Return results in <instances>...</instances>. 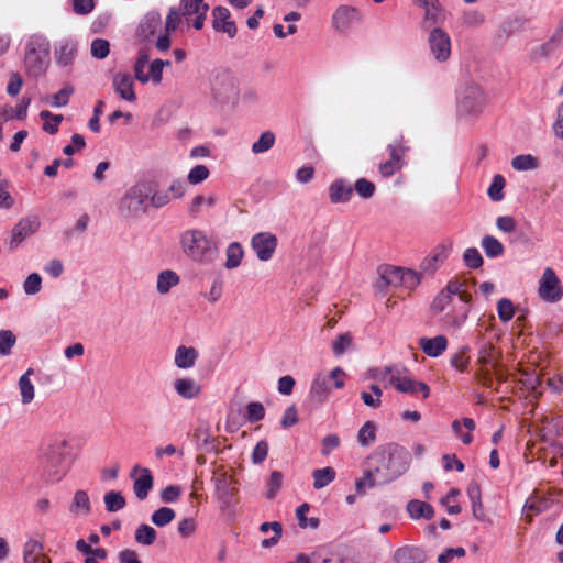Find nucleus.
Returning a JSON list of instances; mask_svg holds the SVG:
<instances>
[{"instance_id": "obj_1", "label": "nucleus", "mask_w": 563, "mask_h": 563, "mask_svg": "<svg viewBox=\"0 0 563 563\" xmlns=\"http://www.w3.org/2000/svg\"><path fill=\"white\" fill-rule=\"evenodd\" d=\"M410 452L394 442L377 446L368 456L367 478L372 485H386L407 472Z\"/></svg>"}, {"instance_id": "obj_2", "label": "nucleus", "mask_w": 563, "mask_h": 563, "mask_svg": "<svg viewBox=\"0 0 563 563\" xmlns=\"http://www.w3.org/2000/svg\"><path fill=\"white\" fill-rule=\"evenodd\" d=\"M44 470L52 482H59L75 461L73 445L67 438H55L44 453Z\"/></svg>"}, {"instance_id": "obj_3", "label": "nucleus", "mask_w": 563, "mask_h": 563, "mask_svg": "<svg viewBox=\"0 0 563 563\" xmlns=\"http://www.w3.org/2000/svg\"><path fill=\"white\" fill-rule=\"evenodd\" d=\"M184 254L200 264L211 263L218 255L217 243L202 230H186L180 235Z\"/></svg>"}, {"instance_id": "obj_4", "label": "nucleus", "mask_w": 563, "mask_h": 563, "mask_svg": "<svg viewBox=\"0 0 563 563\" xmlns=\"http://www.w3.org/2000/svg\"><path fill=\"white\" fill-rule=\"evenodd\" d=\"M51 64L49 41L41 34H32L25 42L24 68L27 76L38 78L47 71Z\"/></svg>"}, {"instance_id": "obj_5", "label": "nucleus", "mask_w": 563, "mask_h": 563, "mask_svg": "<svg viewBox=\"0 0 563 563\" xmlns=\"http://www.w3.org/2000/svg\"><path fill=\"white\" fill-rule=\"evenodd\" d=\"M152 187L142 181L130 187L119 202V212L125 219H136L146 213Z\"/></svg>"}, {"instance_id": "obj_6", "label": "nucleus", "mask_w": 563, "mask_h": 563, "mask_svg": "<svg viewBox=\"0 0 563 563\" xmlns=\"http://www.w3.org/2000/svg\"><path fill=\"white\" fill-rule=\"evenodd\" d=\"M487 103L483 88L473 81L465 82L456 96V111L460 117H478Z\"/></svg>"}, {"instance_id": "obj_7", "label": "nucleus", "mask_w": 563, "mask_h": 563, "mask_svg": "<svg viewBox=\"0 0 563 563\" xmlns=\"http://www.w3.org/2000/svg\"><path fill=\"white\" fill-rule=\"evenodd\" d=\"M210 87L214 100L221 104H234L239 88L234 76L225 68H217L210 75Z\"/></svg>"}, {"instance_id": "obj_8", "label": "nucleus", "mask_w": 563, "mask_h": 563, "mask_svg": "<svg viewBox=\"0 0 563 563\" xmlns=\"http://www.w3.org/2000/svg\"><path fill=\"white\" fill-rule=\"evenodd\" d=\"M169 9L176 10L179 14V25L184 19L187 26H189L191 18L194 16L192 26L196 30H201L207 18L209 5L205 3L203 0H180L178 7H170Z\"/></svg>"}, {"instance_id": "obj_9", "label": "nucleus", "mask_w": 563, "mask_h": 563, "mask_svg": "<svg viewBox=\"0 0 563 563\" xmlns=\"http://www.w3.org/2000/svg\"><path fill=\"white\" fill-rule=\"evenodd\" d=\"M389 152V159L384 163H380L378 166V170L380 175L385 178L391 177L395 173L400 170L405 164L404 156L409 147L404 145V137L400 136L399 140H396L394 143L387 146Z\"/></svg>"}, {"instance_id": "obj_10", "label": "nucleus", "mask_w": 563, "mask_h": 563, "mask_svg": "<svg viewBox=\"0 0 563 563\" xmlns=\"http://www.w3.org/2000/svg\"><path fill=\"white\" fill-rule=\"evenodd\" d=\"M428 44L431 55L439 63L446 62L451 56V38L449 34L440 29L434 27L428 36Z\"/></svg>"}, {"instance_id": "obj_11", "label": "nucleus", "mask_w": 563, "mask_h": 563, "mask_svg": "<svg viewBox=\"0 0 563 563\" xmlns=\"http://www.w3.org/2000/svg\"><path fill=\"white\" fill-rule=\"evenodd\" d=\"M538 294L542 300L548 302H556L562 298L563 289L560 279L552 268L548 267L544 269L539 282Z\"/></svg>"}, {"instance_id": "obj_12", "label": "nucleus", "mask_w": 563, "mask_h": 563, "mask_svg": "<svg viewBox=\"0 0 563 563\" xmlns=\"http://www.w3.org/2000/svg\"><path fill=\"white\" fill-rule=\"evenodd\" d=\"M130 477L134 478L133 492L139 500H145L154 487V477L150 468L135 465Z\"/></svg>"}, {"instance_id": "obj_13", "label": "nucleus", "mask_w": 563, "mask_h": 563, "mask_svg": "<svg viewBox=\"0 0 563 563\" xmlns=\"http://www.w3.org/2000/svg\"><path fill=\"white\" fill-rule=\"evenodd\" d=\"M40 224V219L36 216L21 219L12 229L9 247L15 250L27 236L38 230Z\"/></svg>"}, {"instance_id": "obj_14", "label": "nucleus", "mask_w": 563, "mask_h": 563, "mask_svg": "<svg viewBox=\"0 0 563 563\" xmlns=\"http://www.w3.org/2000/svg\"><path fill=\"white\" fill-rule=\"evenodd\" d=\"M162 27V16L156 10L148 11L140 21L135 36L139 41H151Z\"/></svg>"}, {"instance_id": "obj_15", "label": "nucleus", "mask_w": 563, "mask_h": 563, "mask_svg": "<svg viewBox=\"0 0 563 563\" xmlns=\"http://www.w3.org/2000/svg\"><path fill=\"white\" fill-rule=\"evenodd\" d=\"M251 245L258 260L268 261L276 250L277 239L272 233L261 232L252 238Z\"/></svg>"}, {"instance_id": "obj_16", "label": "nucleus", "mask_w": 563, "mask_h": 563, "mask_svg": "<svg viewBox=\"0 0 563 563\" xmlns=\"http://www.w3.org/2000/svg\"><path fill=\"white\" fill-rule=\"evenodd\" d=\"M360 20L358 10L350 5H340L332 15V26L339 33H346Z\"/></svg>"}, {"instance_id": "obj_17", "label": "nucleus", "mask_w": 563, "mask_h": 563, "mask_svg": "<svg viewBox=\"0 0 563 563\" xmlns=\"http://www.w3.org/2000/svg\"><path fill=\"white\" fill-rule=\"evenodd\" d=\"M212 27L216 32L228 34L230 38L236 35L238 27L234 21L231 20V13L225 7H214L212 10Z\"/></svg>"}, {"instance_id": "obj_18", "label": "nucleus", "mask_w": 563, "mask_h": 563, "mask_svg": "<svg viewBox=\"0 0 563 563\" xmlns=\"http://www.w3.org/2000/svg\"><path fill=\"white\" fill-rule=\"evenodd\" d=\"M389 383L400 393L404 394H416L420 391L423 398H428L430 395L429 386L423 382H417L410 377L393 375Z\"/></svg>"}, {"instance_id": "obj_19", "label": "nucleus", "mask_w": 563, "mask_h": 563, "mask_svg": "<svg viewBox=\"0 0 563 563\" xmlns=\"http://www.w3.org/2000/svg\"><path fill=\"white\" fill-rule=\"evenodd\" d=\"M179 27V14L176 10L169 9L166 15L164 34H161L156 40V48L161 52L169 49L172 40L170 34Z\"/></svg>"}, {"instance_id": "obj_20", "label": "nucleus", "mask_w": 563, "mask_h": 563, "mask_svg": "<svg viewBox=\"0 0 563 563\" xmlns=\"http://www.w3.org/2000/svg\"><path fill=\"white\" fill-rule=\"evenodd\" d=\"M114 91L124 100L133 102L136 100L134 81L130 74L118 73L113 77Z\"/></svg>"}, {"instance_id": "obj_21", "label": "nucleus", "mask_w": 563, "mask_h": 563, "mask_svg": "<svg viewBox=\"0 0 563 563\" xmlns=\"http://www.w3.org/2000/svg\"><path fill=\"white\" fill-rule=\"evenodd\" d=\"M396 563H424L427 553L423 549L415 545H404L394 552Z\"/></svg>"}, {"instance_id": "obj_22", "label": "nucleus", "mask_w": 563, "mask_h": 563, "mask_svg": "<svg viewBox=\"0 0 563 563\" xmlns=\"http://www.w3.org/2000/svg\"><path fill=\"white\" fill-rule=\"evenodd\" d=\"M353 195V186L345 179H336L329 186V198L332 203H345Z\"/></svg>"}, {"instance_id": "obj_23", "label": "nucleus", "mask_w": 563, "mask_h": 563, "mask_svg": "<svg viewBox=\"0 0 563 563\" xmlns=\"http://www.w3.org/2000/svg\"><path fill=\"white\" fill-rule=\"evenodd\" d=\"M69 512L74 517H87L91 512V501L88 493L84 489H78L74 493L69 504Z\"/></svg>"}, {"instance_id": "obj_24", "label": "nucleus", "mask_w": 563, "mask_h": 563, "mask_svg": "<svg viewBox=\"0 0 563 563\" xmlns=\"http://www.w3.org/2000/svg\"><path fill=\"white\" fill-rule=\"evenodd\" d=\"M419 346L430 357L440 356L448 347V339L444 335H437L434 338H420Z\"/></svg>"}, {"instance_id": "obj_25", "label": "nucleus", "mask_w": 563, "mask_h": 563, "mask_svg": "<svg viewBox=\"0 0 563 563\" xmlns=\"http://www.w3.org/2000/svg\"><path fill=\"white\" fill-rule=\"evenodd\" d=\"M174 389L184 399H195L201 394V386L192 378H177Z\"/></svg>"}, {"instance_id": "obj_26", "label": "nucleus", "mask_w": 563, "mask_h": 563, "mask_svg": "<svg viewBox=\"0 0 563 563\" xmlns=\"http://www.w3.org/2000/svg\"><path fill=\"white\" fill-rule=\"evenodd\" d=\"M76 550L82 553L85 558V563H100L108 556V552L103 548H91L84 539H79L76 541Z\"/></svg>"}, {"instance_id": "obj_27", "label": "nucleus", "mask_w": 563, "mask_h": 563, "mask_svg": "<svg viewBox=\"0 0 563 563\" xmlns=\"http://www.w3.org/2000/svg\"><path fill=\"white\" fill-rule=\"evenodd\" d=\"M330 394V387L324 376L318 375L310 387V398L317 404H323Z\"/></svg>"}, {"instance_id": "obj_28", "label": "nucleus", "mask_w": 563, "mask_h": 563, "mask_svg": "<svg viewBox=\"0 0 563 563\" xmlns=\"http://www.w3.org/2000/svg\"><path fill=\"white\" fill-rule=\"evenodd\" d=\"M198 352L195 347L180 345L175 353V364L179 368H190L195 365Z\"/></svg>"}, {"instance_id": "obj_29", "label": "nucleus", "mask_w": 563, "mask_h": 563, "mask_svg": "<svg viewBox=\"0 0 563 563\" xmlns=\"http://www.w3.org/2000/svg\"><path fill=\"white\" fill-rule=\"evenodd\" d=\"M407 511L412 519H431L434 516L433 507L421 500H410L407 504Z\"/></svg>"}, {"instance_id": "obj_30", "label": "nucleus", "mask_w": 563, "mask_h": 563, "mask_svg": "<svg viewBox=\"0 0 563 563\" xmlns=\"http://www.w3.org/2000/svg\"><path fill=\"white\" fill-rule=\"evenodd\" d=\"M180 282L176 272L165 269L157 276L156 289L159 294H167L173 287L177 286Z\"/></svg>"}, {"instance_id": "obj_31", "label": "nucleus", "mask_w": 563, "mask_h": 563, "mask_svg": "<svg viewBox=\"0 0 563 563\" xmlns=\"http://www.w3.org/2000/svg\"><path fill=\"white\" fill-rule=\"evenodd\" d=\"M76 44L71 41H64L59 44V47L56 49V60L57 64L62 66H67L73 63V59L76 54Z\"/></svg>"}, {"instance_id": "obj_32", "label": "nucleus", "mask_w": 563, "mask_h": 563, "mask_svg": "<svg viewBox=\"0 0 563 563\" xmlns=\"http://www.w3.org/2000/svg\"><path fill=\"white\" fill-rule=\"evenodd\" d=\"M561 40L562 35L555 32L549 41L533 49L532 57L539 59L550 56L560 46Z\"/></svg>"}, {"instance_id": "obj_33", "label": "nucleus", "mask_w": 563, "mask_h": 563, "mask_svg": "<svg viewBox=\"0 0 563 563\" xmlns=\"http://www.w3.org/2000/svg\"><path fill=\"white\" fill-rule=\"evenodd\" d=\"M34 374L33 368H29L19 379L22 404H30L34 399V385L30 380V375Z\"/></svg>"}, {"instance_id": "obj_34", "label": "nucleus", "mask_w": 563, "mask_h": 563, "mask_svg": "<svg viewBox=\"0 0 563 563\" xmlns=\"http://www.w3.org/2000/svg\"><path fill=\"white\" fill-rule=\"evenodd\" d=\"M481 245L489 258L499 257L505 252L504 245L493 235H485L481 241Z\"/></svg>"}, {"instance_id": "obj_35", "label": "nucleus", "mask_w": 563, "mask_h": 563, "mask_svg": "<svg viewBox=\"0 0 563 563\" xmlns=\"http://www.w3.org/2000/svg\"><path fill=\"white\" fill-rule=\"evenodd\" d=\"M243 249L240 243L232 242L229 244L225 251L227 261H225V268L233 269L236 268L243 258Z\"/></svg>"}, {"instance_id": "obj_36", "label": "nucleus", "mask_w": 563, "mask_h": 563, "mask_svg": "<svg viewBox=\"0 0 563 563\" xmlns=\"http://www.w3.org/2000/svg\"><path fill=\"white\" fill-rule=\"evenodd\" d=\"M107 511L117 512L126 506V500L121 492L110 490L103 497Z\"/></svg>"}, {"instance_id": "obj_37", "label": "nucleus", "mask_w": 563, "mask_h": 563, "mask_svg": "<svg viewBox=\"0 0 563 563\" xmlns=\"http://www.w3.org/2000/svg\"><path fill=\"white\" fill-rule=\"evenodd\" d=\"M157 537L156 530L146 523H141L134 534L135 542L142 545H152Z\"/></svg>"}, {"instance_id": "obj_38", "label": "nucleus", "mask_w": 563, "mask_h": 563, "mask_svg": "<svg viewBox=\"0 0 563 563\" xmlns=\"http://www.w3.org/2000/svg\"><path fill=\"white\" fill-rule=\"evenodd\" d=\"M376 440V424L373 421H366L357 433V442L361 446L367 448Z\"/></svg>"}, {"instance_id": "obj_39", "label": "nucleus", "mask_w": 563, "mask_h": 563, "mask_svg": "<svg viewBox=\"0 0 563 563\" xmlns=\"http://www.w3.org/2000/svg\"><path fill=\"white\" fill-rule=\"evenodd\" d=\"M405 269L399 267H385L380 271V282L383 283L382 286H389L394 285L397 286L398 284H401V280L404 278Z\"/></svg>"}, {"instance_id": "obj_40", "label": "nucleus", "mask_w": 563, "mask_h": 563, "mask_svg": "<svg viewBox=\"0 0 563 563\" xmlns=\"http://www.w3.org/2000/svg\"><path fill=\"white\" fill-rule=\"evenodd\" d=\"M312 476L313 487L316 489H321L334 481L335 471L330 466L324 468H318L313 471Z\"/></svg>"}, {"instance_id": "obj_41", "label": "nucleus", "mask_w": 563, "mask_h": 563, "mask_svg": "<svg viewBox=\"0 0 563 563\" xmlns=\"http://www.w3.org/2000/svg\"><path fill=\"white\" fill-rule=\"evenodd\" d=\"M40 118L45 120L43 130L49 134H56L58 132V125L64 119L62 114H53L48 110L41 111Z\"/></svg>"}, {"instance_id": "obj_42", "label": "nucleus", "mask_w": 563, "mask_h": 563, "mask_svg": "<svg viewBox=\"0 0 563 563\" xmlns=\"http://www.w3.org/2000/svg\"><path fill=\"white\" fill-rule=\"evenodd\" d=\"M275 144V134L272 131L263 132L258 140L253 143L252 152L254 154H262L271 150Z\"/></svg>"}, {"instance_id": "obj_43", "label": "nucleus", "mask_w": 563, "mask_h": 563, "mask_svg": "<svg viewBox=\"0 0 563 563\" xmlns=\"http://www.w3.org/2000/svg\"><path fill=\"white\" fill-rule=\"evenodd\" d=\"M43 549H44L43 543L37 540L26 541L24 544V548H23V560L29 561V560L47 558L43 553Z\"/></svg>"}, {"instance_id": "obj_44", "label": "nucleus", "mask_w": 563, "mask_h": 563, "mask_svg": "<svg viewBox=\"0 0 563 563\" xmlns=\"http://www.w3.org/2000/svg\"><path fill=\"white\" fill-rule=\"evenodd\" d=\"M175 516L172 508L161 507L152 514L151 521L157 527H165L174 520Z\"/></svg>"}, {"instance_id": "obj_45", "label": "nucleus", "mask_w": 563, "mask_h": 563, "mask_svg": "<svg viewBox=\"0 0 563 563\" xmlns=\"http://www.w3.org/2000/svg\"><path fill=\"white\" fill-rule=\"evenodd\" d=\"M448 257V249L444 245H439L431 257L426 258L422 263L423 269L433 272L437 269V264L443 263Z\"/></svg>"}, {"instance_id": "obj_46", "label": "nucleus", "mask_w": 563, "mask_h": 563, "mask_svg": "<svg viewBox=\"0 0 563 563\" xmlns=\"http://www.w3.org/2000/svg\"><path fill=\"white\" fill-rule=\"evenodd\" d=\"M309 511V505L302 504L296 510V516L299 522V527L305 529L310 527L312 529H317L320 525V520L316 517L306 518V514Z\"/></svg>"}, {"instance_id": "obj_47", "label": "nucleus", "mask_w": 563, "mask_h": 563, "mask_svg": "<svg viewBox=\"0 0 563 563\" xmlns=\"http://www.w3.org/2000/svg\"><path fill=\"white\" fill-rule=\"evenodd\" d=\"M363 199H369L374 196L376 191V186L373 181L366 179V178H360L355 181L353 186V191Z\"/></svg>"}, {"instance_id": "obj_48", "label": "nucleus", "mask_w": 563, "mask_h": 563, "mask_svg": "<svg viewBox=\"0 0 563 563\" xmlns=\"http://www.w3.org/2000/svg\"><path fill=\"white\" fill-rule=\"evenodd\" d=\"M265 417V408L258 401H251L246 405L245 408V419L251 422H258L263 420Z\"/></svg>"}, {"instance_id": "obj_49", "label": "nucleus", "mask_w": 563, "mask_h": 563, "mask_svg": "<svg viewBox=\"0 0 563 563\" xmlns=\"http://www.w3.org/2000/svg\"><path fill=\"white\" fill-rule=\"evenodd\" d=\"M463 261L466 267L476 269L483 266L484 260L476 247H467L463 253Z\"/></svg>"}, {"instance_id": "obj_50", "label": "nucleus", "mask_w": 563, "mask_h": 563, "mask_svg": "<svg viewBox=\"0 0 563 563\" xmlns=\"http://www.w3.org/2000/svg\"><path fill=\"white\" fill-rule=\"evenodd\" d=\"M506 185L505 178L497 174L494 176L493 181L488 188V196L493 201H500L504 199V188Z\"/></svg>"}, {"instance_id": "obj_51", "label": "nucleus", "mask_w": 563, "mask_h": 563, "mask_svg": "<svg viewBox=\"0 0 563 563\" xmlns=\"http://www.w3.org/2000/svg\"><path fill=\"white\" fill-rule=\"evenodd\" d=\"M511 166L516 170H530L538 166V159L530 155H518L512 158Z\"/></svg>"}, {"instance_id": "obj_52", "label": "nucleus", "mask_w": 563, "mask_h": 563, "mask_svg": "<svg viewBox=\"0 0 563 563\" xmlns=\"http://www.w3.org/2000/svg\"><path fill=\"white\" fill-rule=\"evenodd\" d=\"M353 344V336L350 332L340 334L332 344V352L339 356L344 354Z\"/></svg>"}, {"instance_id": "obj_53", "label": "nucleus", "mask_w": 563, "mask_h": 563, "mask_svg": "<svg viewBox=\"0 0 563 563\" xmlns=\"http://www.w3.org/2000/svg\"><path fill=\"white\" fill-rule=\"evenodd\" d=\"M16 342V338L10 330L0 331V355L7 356L11 353Z\"/></svg>"}, {"instance_id": "obj_54", "label": "nucleus", "mask_w": 563, "mask_h": 563, "mask_svg": "<svg viewBox=\"0 0 563 563\" xmlns=\"http://www.w3.org/2000/svg\"><path fill=\"white\" fill-rule=\"evenodd\" d=\"M498 317L503 322H508L514 318L515 307L508 298H501L497 302Z\"/></svg>"}, {"instance_id": "obj_55", "label": "nucleus", "mask_w": 563, "mask_h": 563, "mask_svg": "<svg viewBox=\"0 0 563 563\" xmlns=\"http://www.w3.org/2000/svg\"><path fill=\"white\" fill-rule=\"evenodd\" d=\"M468 351V346L461 347L457 353L451 356V365L460 372H464L470 363V357L467 356Z\"/></svg>"}, {"instance_id": "obj_56", "label": "nucleus", "mask_w": 563, "mask_h": 563, "mask_svg": "<svg viewBox=\"0 0 563 563\" xmlns=\"http://www.w3.org/2000/svg\"><path fill=\"white\" fill-rule=\"evenodd\" d=\"M41 288L42 277L37 273L30 274L23 283V290L26 295H35L40 292Z\"/></svg>"}, {"instance_id": "obj_57", "label": "nucleus", "mask_w": 563, "mask_h": 563, "mask_svg": "<svg viewBox=\"0 0 563 563\" xmlns=\"http://www.w3.org/2000/svg\"><path fill=\"white\" fill-rule=\"evenodd\" d=\"M210 175V172L205 165H196L188 174V183L191 185H198L206 180Z\"/></svg>"}, {"instance_id": "obj_58", "label": "nucleus", "mask_w": 563, "mask_h": 563, "mask_svg": "<svg viewBox=\"0 0 563 563\" xmlns=\"http://www.w3.org/2000/svg\"><path fill=\"white\" fill-rule=\"evenodd\" d=\"M110 44L107 40L96 38L91 43V55L98 59H103L109 55Z\"/></svg>"}, {"instance_id": "obj_59", "label": "nucleus", "mask_w": 563, "mask_h": 563, "mask_svg": "<svg viewBox=\"0 0 563 563\" xmlns=\"http://www.w3.org/2000/svg\"><path fill=\"white\" fill-rule=\"evenodd\" d=\"M74 93L73 86H65L63 89H60L58 92L54 93L52 96L51 104L53 107L59 108L68 104L69 97Z\"/></svg>"}, {"instance_id": "obj_60", "label": "nucleus", "mask_w": 563, "mask_h": 563, "mask_svg": "<svg viewBox=\"0 0 563 563\" xmlns=\"http://www.w3.org/2000/svg\"><path fill=\"white\" fill-rule=\"evenodd\" d=\"M494 351L495 347L492 343H484L478 351V363L481 365H492L496 368V363H494Z\"/></svg>"}, {"instance_id": "obj_61", "label": "nucleus", "mask_w": 563, "mask_h": 563, "mask_svg": "<svg viewBox=\"0 0 563 563\" xmlns=\"http://www.w3.org/2000/svg\"><path fill=\"white\" fill-rule=\"evenodd\" d=\"M283 474L279 471H273L267 481V498L272 499L282 487Z\"/></svg>"}, {"instance_id": "obj_62", "label": "nucleus", "mask_w": 563, "mask_h": 563, "mask_svg": "<svg viewBox=\"0 0 563 563\" xmlns=\"http://www.w3.org/2000/svg\"><path fill=\"white\" fill-rule=\"evenodd\" d=\"M172 200L170 195L167 191H152L150 195L148 205L155 209L167 206Z\"/></svg>"}, {"instance_id": "obj_63", "label": "nucleus", "mask_w": 563, "mask_h": 563, "mask_svg": "<svg viewBox=\"0 0 563 563\" xmlns=\"http://www.w3.org/2000/svg\"><path fill=\"white\" fill-rule=\"evenodd\" d=\"M268 454V443L265 440H262L256 443L255 448L252 452V462L254 464L263 463Z\"/></svg>"}, {"instance_id": "obj_64", "label": "nucleus", "mask_w": 563, "mask_h": 563, "mask_svg": "<svg viewBox=\"0 0 563 563\" xmlns=\"http://www.w3.org/2000/svg\"><path fill=\"white\" fill-rule=\"evenodd\" d=\"M452 301V297L441 290L431 303V310L433 313L442 312L446 306Z\"/></svg>"}]
</instances>
